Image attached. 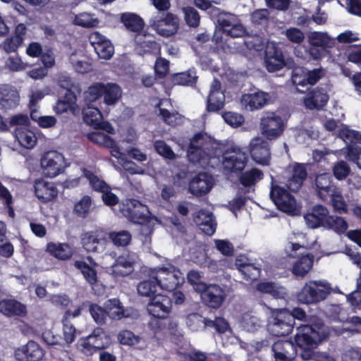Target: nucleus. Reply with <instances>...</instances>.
Returning a JSON list of instances; mask_svg holds the SVG:
<instances>
[{
    "label": "nucleus",
    "mask_w": 361,
    "mask_h": 361,
    "mask_svg": "<svg viewBox=\"0 0 361 361\" xmlns=\"http://www.w3.org/2000/svg\"><path fill=\"white\" fill-rule=\"evenodd\" d=\"M106 243L111 242L116 247H126L132 240V235L126 230L106 231Z\"/></svg>",
    "instance_id": "41"
},
{
    "label": "nucleus",
    "mask_w": 361,
    "mask_h": 361,
    "mask_svg": "<svg viewBox=\"0 0 361 361\" xmlns=\"http://www.w3.org/2000/svg\"><path fill=\"white\" fill-rule=\"evenodd\" d=\"M81 243L88 252H99L106 243V231L102 228L85 232L81 235Z\"/></svg>",
    "instance_id": "16"
},
{
    "label": "nucleus",
    "mask_w": 361,
    "mask_h": 361,
    "mask_svg": "<svg viewBox=\"0 0 361 361\" xmlns=\"http://www.w3.org/2000/svg\"><path fill=\"white\" fill-rule=\"evenodd\" d=\"M314 184L317 195L323 201H327L331 194L338 188L334 183L332 176L329 173L317 175L314 179Z\"/></svg>",
    "instance_id": "24"
},
{
    "label": "nucleus",
    "mask_w": 361,
    "mask_h": 361,
    "mask_svg": "<svg viewBox=\"0 0 361 361\" xmlns=\"http://www.w3.org/2000/svg\"><path fill=\"white\" fill-rule=\"evenodd\" d=\"M159 288L169 292L175 290L180 285V278L175 272V267H161L156 270Z\"/></svg>",
    "instance_id": "18"
},
{
    "label": "nucleus",
    "mask_w": 361,
    "mask_h": 361,
    "mask_svg": "<svg viewBox=\"0 0 361 361\" xmlns=\"http://www.w3.org/2000/svg\"><path fill=\"white\" fill-rule=\"evenodd\" d=\"M324 75V70L322 68H314L311 71H305L304 80H296V82L302 84V86H305L309 84L311 85H315L321 78Z\"/></svg>",
    "instance_id": "56"
},
{
    "label": "nucleus",
    "mask_w": 361,
    "mask_h": 361,
    "mask_svg": "<svg viewBox=\"0 0 361 361\" xmlns=\"http://www.w3.org/2000/svg\"><path fill=\"white\" fill-rule=\"evenodd\" d=\"M0 312L8 317H25L27 314L26 306L15 299L0 300Z\"/></svg>",
    "instance_id": "30"
},
{
    "label": "nucleus",
    "mask_w": 361,
    "mask_h": 361,
    "mask_svg": "<svg viewBox=\"0 0 361 361\" xmlns=\"http://www.w3.org/2000/svg\"><path fill=\"white\" fill-rule=\"evenodd\" d=\"M122 214L134 224H144L149 221V211L147 205L135 199H128L122 204Z\"/></svg>",
    "instance_id": "9"
},
{
    "label": "nucleus",
    "mask_w": 361,
    "mask_h": 361,
    "mask_svg": "<svg viewBox=\"0 0 361 361\" xmlns=\"http://www.w3.org/2000/svg\"><path fill=\"white\" fill-rule=\"evenodd\" d=\"M44 354V350L32 340L16 349L14 353L15 358L18 361H41Z\"/></svg>",
    "instance_id": "17"
},
{
    "label": "nucleus",
    "mask_w": 361,
    "mask_h": 361,
    "mask_svg": "<svg viewBox=\"0 0 361 361\" xmlns=\"http://www.w3.org/2000/svg\"><path fill=\"white\" fill-rule=\"evenodd\" d=\"M329 217V209L322 204L314 206L311 212L304 216L307 225L311 228H324Z\"/></svg>",
    "instance_id": "23"
},
{
    "label": "nucleus",
    "mask_w": 361,
    "mask_h": 361,
    "mask_svg": "<svg viewBox=\"0 0 361 361\" xmlns=\"http://www.w3.org/2000/svg\"><path fill=\"white\" fill-rule=\"evenodd\" d=\"M89 312L94 321L99 325L105 324L106 317H108L107 310L105 307L99 306L95 303H90Z\"/></svg>",
    "instance_id": "55"
},
{
    "label": "nucleus",
    "mask_w": 361,
    "mask_h": 361,
    "mask_svg": "<svg viewBox=\"0 0 361 361\" xmlns=\"http://www.w3.org/2000/svg\"><path fill=\"white\" fill-rule=\"evenodd\" d=\"M118 342L123 345L134 346L140 343L142 338L130 330H122L117 336Z\"/></svg>",
    "instance_id": "58"
},
{
    "label": "nucleus",
    "mask_w": 361,
    "mask_h": 361,
    "mask_svg": "<svg viewBox=\"0 0 361 361\" xmlns=\"http://www.w3.org/2000/svg\"><path fill=\"white\" fill-rule=\"evenodd\" d=\"M187 324L192 330H196V325L204 324V327L213 328L219 334L225 333L229 328L228 322L223 317H215L214 320L203 317L198 313H190L187 317Z\"/></svg>",
    "instance_id": "13"
},
{
    "label": "nucleus",
    "mask_w": 361,
    "mask_h": 361,
    "mask_svg": "<svg viewBox=\"0 0 361 361\" xmlns=\"http://www.w3.org/2000/svg\"><path fill=\"white\" fill-rule=\"evenodd\" d=\"M185 23L192 27H197L200 25V16L198 11L193 7L185 6L182 8Z\"/></svg>",
    "instance_id": "60"
},
{
    "label": "nucleus",
    "mask_w": 361,
    "mask_h": 361,
    "mask_svg": "<svg viewBox=\"0 0 361 361\" xmlns=\"http://www.w3.org/2000/svg\"><path fill=\"white\" fill-rule=\"evenodd\" d=\"M173 82L176 85L184 86H195L197 81V76L195 71H188L176 73L173 77Z\"/></svg>",
    "instance_id": "52"
},
{
    "label": "nucleus",
    "mask_w": 361,
    "mask_h": 361,
    "mask_svg": "<svg viewBox=\"0 0 361 361\" xmlns=\"http://www.w3.org/2000/svg\"><path fill=\"white\" fill-rule=\"evenodd\" d=\"M329 98V95L325 90L317 87L308 93L307 96L304 99V104L309 109L319 110L326 105Z\"/></svg>",
    "instance_id": "28"
},
{
    "label": "nucleus",
    "mask_w": 361,
    "mask_h": 361,
    "mask_svg": "<svg viewBox=\"0 0 361 361\" xmlns=\"http://www.w3.org/2000/svg\"><path fill=\"white\" fill-rule=\"evenodd\" d=\"M222 157L224 169L232 173L242 172L248 161L247 153L238 146L226 149Z\"/></svg>",
    "instance_id": "7"
},
{
    "label": "nucleus",
    "mask_w": 361,
    "mask_h": 361,
    "mask_svg": "<svg viewBox=\"0 0 361 361\" xmlns=\"http://www.w3.org/2000/svg\"><path fill=\"white\" fill-rule=\"evenodd\" d=\"M295 342L301 350V357L305 360L313 359V361H336L328 354H322L316 358L314 349L328 337L326 327L322 322L300 324L297 327Z\"/></svg>",
    "instance_id": "1"
},
{
    "label": "nucleus",
    "mask_w": 361,
    "mask_h": 361,
    "mask_svg": "<svg viewBox=\"0 0 361 361\" xmlns=\"http://www.w3.org/2000/svg\"><path fill=\"white\" fill-rule=\"evenodd\" d=\"M309 43L314 47H320L322 49L331 48L334 41L324 32H313L309 35Z\"/></svg>",
    "instance_id": "45"
},
{
    "label": "nucleus",
    "mask_w": 361,
    "mask_h": 361,
    "mask_svg": "<svg viewBox=\"0 0 361 361\" xmlns=\"http://www.w3.org/2000/svg\"><path fill=\"white\" fill-rule=\"evenodd\" d=\"M158 288H159V286L157 279L155 276H152L148 280L140 281L137 286V290L140 295L149 297L151 299L157 295L156 293Z\"/></svg>",
    "instance_id": "42"
},
{
    "label": "nucleus",
    "mask_w": 361,
    "mask_h": 361,
    "mask_svg": "<svg viewBox=\"0 0 361 361\" xmlns=\"http://www.w3.org/2000/svg\"><path fill=\"white\" fill-rule=\"evenodd\" d=\"M213 138L207 133H196L190 139L187 152L190 162L201 166L207 165L215 156V147Z\"/></svg>",
    "instance_id": "2"
},
{
    "label": "nucleus",
    "mask_w": 361,
    "mask_h": 361,
    "mask_svg": "<svg viewBox=\"0 0 361 361\" xmlns=\"http://www.w3.org/2000/svg\"><path fill=\"white\" fill-rule=\"evenodd\" d=\"M108 317L114 320H120L130 316L118 298H111L105 302Z\"/></svg>",
    "instance_id": "35"
},
{
    "label": "nucleus",
    "mask_w": 361,
    "mask_h": 361,
    "mask_svg": "<svg viewBox=\"0 0 361 361\" xmlns=\"http://www.w3.org/2000/svg\"><path fill=\"white\" fill-rule=\"evenodd\" d=\"M351 171L350 166L345 161L336 162L332 167V172L334 177L338 180L345 179Z\"/></svg>",
    "instance_id": "62"
},
{
    "label": "nucleus",
    "mask_w": 361,
    "mask_h": 361,
    "mask_svg": "<svg viewBox=\"0 0 361 361\" xmlns=\"http://www.w3.org/2000/svg\"><path fill=\"white\" fill-rule=\"evenodd\" d=\"M264 63L267 70L270 73L282 69L286 65V61L281 49L275 44L267 46Z\"/></svg>",
    "instance_id": "21"
},
{
    "label": "nucleus",
    "mask_w": 361,
    "mask_h": 361,
    "mask_svg": "<svg viewBox=\"0 0 361 361\" xmlns=\"http://www.w3.org/2000/svg\"><path fill=\"white\" fill-rule=\"evenodd\" d=\"M34 188L36 197L43 203L52 201L58 196V189L55 183L43 178L35 181Z\"/></svg>",
    "instance_id": "22"
},
{
    "label": "nucleus",
    "mask_w": 361,
    "mask_h": 361,
    "mask_svg": "<svg viewBox=\"0 0 361 361\" xmlns=\"http://www.w3.org/2000/svg\"><path fill=\"white\" fill-rule=\"evenodd\" d=\"M236 265L239 271L243 274V279L245 281H255L260 276L261 269L250 263H239L236 260Z\"/></svg>",
    "instance_id": "48"
},
{
    "label": "nucleus",
    "mask_w": 361,
    "mask_h": 361,
    "mask_svg": "<svg viewBox=\"0 0 361 361\" xmlns=\"http://www.w3.org/2000/svg\"><path fill=\"white\" fill-rule=\"evenodd\" d=\"M82 176L85 177L90 183V185L93 190L102 193L105 190L109 188L110 186L104 180L99 178L90 170L82 168Z\"/></svg>",
    "instance_id": "46"
},
{
    "label": "nucleus",
    "mask_w": 361,
    "mask_h": 361,
    "mask_svg": "<svg viewBox=\"0 0 361 361\" xmlns=\"http://www.w3.org/2000/svg\"><path fill=\"white\" fill-rule=\"evenodd\" d=\"M213 178L207 172L197 173L189 183V191L197 197L208 193L213 187Z\"/></svg>",
    "instance_id": "19"
},
{
    "label": "nucleus",
    "mask_w": 361,
    "mask_h": 361,
    "mask_svg": "<svg viewBox=\"0 0 361 361\" xmlns=\"http://www.w3.org/2000/svg\"><path fill=\"white\" fill-rule=\"evenodd\" d=\"M240 173L239 182L245 189L248 190L252 187H255L264 178L262 171L257 168H252L245 172L242 171Z\"/></svg>",
    "instance_id": "38"
},
{
    "label": "nucleus",
    "mask_w": 361,
    "mask_h": 361,
    "mask_svg": "<svg viewBox=\"0 0 361 361\" xmlns=\"http://www.w3.org/2000/svg\"><path fill=\"white\" fill-rule=\"evenodd\" d=\"M89 40L100 59H109L113 56L114 47L111 41L99 32L91 33Z\"/></svg>",
    "instance_id": "20"
},
{
    "label": "nucleus",
    "mask_w": 361,
    "mask_h": 361,
    "mask_svg": "<svg viewBox=\"0 0 361 361\" xmlns=\"http://www.w3.org/2000/svg\"><path fill=\"white\" fill-rule=\"evenodd\" d=\"M93 204L92 197L89 195H84L82 198L77 202L73 207V212L80 218H86L91 210Z\"/></svg>",
    "instance_id": "50"
},
{
    "label": "nucleus",
    "mask_w": 361,
    "mask_h": 361,
    "mask_svg": "<svg viewBox=\"0 0 361 361\" xmlns=\"http://www.w3.org/2000/svg\"><path fill=\"white\" fill-rule=\"evenodd\" d=\"M20 102L18 91L9 85L0 87V106L2 109L12 110L16 109Z\"/></svg>",
    "instance_id": "25"
},
{
    "label": "nucleus",
    "mask_w": 361,
    "mask_h": 361,
    "mask_svg": "<svg viewBox=\"0 0 361 361\" xmlns=\"http://www.w3.org/2000/svg\"><path fill=\"white\" fill-rule=\"evenodd\" d=\"M104 90L102 96L104 102L107 105H113L116 104L121 97V89L120 86L116 83H103Z\"/></svg>",
    "instance_id": "43"
},
{
    "label": "nucleus",
    "mask_w": 361,
    "mask_h": 361,
    "mask_svg": "<svg viewBox=\"0 0 361 361\" xmlns=\"http://www.w3.org/2000/svg\"><path fill=\"white\" fill-rule=\"evenodd\" d=\"M41 166L46 176L56 177L64 171L66 167L64 157L57 151H48L41 159Z\"/></svg>",
    "instance_id": "11"
},
{
    "label": "nucleus",
    "mask_w": 361,
    "mask_h": 361,
    "mask_svg": "<svg viewBox=\"0 0 361 361\" xmlns=\"http://www.w3.org/2000/svg\"><path fill=\"white\" fill-rule=\"evenodd\" d=\"M331 287L327 282L322 281H309L305 283L297 293V300L300 303L312 305L324 300L330 294Z\"/></svg>",
    "instance_id": "4"
},
{
    "label": "nucleus",
    "mask_w": 361,
    "mask_h": 361,
    "mask_svg": "<svg viewBox=\"0 0 361 361\" xmlns=\"http://www.w3.org/2000/svg\"><path fill=\"white\" fill-rule=\"evenodd\" d=\"M270 198L277 209L288 214H297L298 209L296 207V200L288 190L279 185H271Z\"/></svg>",
    "instance_id": "6"
},
{
    "label": "nucleus",
    "mask_w": 361,
    "mask_h": 361,
    "mask_svg": "<svg viewBox=\"0 0 361 361\" xmlns=\"http://www.w3.org/2000/svg\"><path fill=\"white\" fill-rule=\"evenodd\" d=\"M249 148L250 154L254 161L262 166L269 164L271 151L267 140L259 137H255L251 140Z\"/></svg>",
    "instance_id": "14"
},
{
    "label": "nucleus",
    "mask_w": 361,
    "mask_h": 361,
    "mask_svg": "<svg viewBox=\"0 0 361 361\" xmlns=\"http://www.w3.org/2000/svg\"><path fill=\"white\" fill-rule=\"evenodd\" d=\"M200 293L203 304L215 310L221 306L226 297L225 290L217 284H207Z\"/></svg>",
    "instance_id": "15"
},
{
    "label": "nucleus",
    "mask_w": 361,
    "mask_h": 361,
    "mask_svg": "<svg viewBox=\"0 0 361 361\" xmlns=\"http://www.w3.org/2000/svg\"><path fill=\"white\" fill-rule=\"evenodd\" d=\"M270 95L263 91L243 94L241 103L247 110L255 111L264 107L269 101Z\"/></svg>",
    "instance_id": "26"
},
{
    "label": "nucleus",
    "mask_w": 361,
    "mask_h": 361,
    "mask_svg": "<svg viewBox=\"0 0 361 361\" xmlns=\"http://www.w3.org/2000/svg\"><path fill=\"white\" fill-rule=\"evenodd\" d=\"M250 192L248 189L238 188L235 197L228 203L229 209L232 212L241 209L246 204L247 200L246 195Z\"/></svg>",
    "instance_id": "57"
},
{
    "label": "nucleus",
    "mask_w": 361,
    "mask_h": 361,
    "mask_svg": "<svg viewBox=\"0 0 361 361\" xmlns=\"http://www.w3.org/2000/svg\"><path fill=\"white\" fill-rule=\"evenodd\" d=\"M329 199L331 200L332 207L336 212L340 214H346L348 212V205L340 188H338L331 194Z\"/></svg>",
    "instance_id": "54"
},
{
    "label": "nucleus",
    "mask_w": 361,
    "mask_h": 361,
    "mask_svg": "<svg viewBox=\"0 0 361 361\" xmlns=\"http://www.w3.org/2000/svg\"><path fill=\"white\" fill-rule=\"evenodd\" d=\"M314 256L312 254L302 255L293 265L291 271L296 277H304L312 268Z\"/></svg>",
    "instance_id": "37"
},
{
    "label": "nucleus",
    "mask_w": 361,
    "mask_h": 361,
    "mask_svg": "<svg viewBox=\"0 0 361 361\" xmlns=\"http://www.w3.org/2000/svg\"><path fill=\"white\" fill-rule=\"evenodd\" d=\"M74 23L83 27H94L99 24L97 18L87 13H81L75 16Z\"/></svg>",
    "instance_id": "61"
},
{
    "label": "nucleus",
    "mask_w": 361,
    "mask_h": 361,
    "mask_svg": "<svg viewBox=\"0 0 361 361\" xmlns=\"http://www.w3.org/2000/svg\"><path fill=\"white\" fill-rule=\"evenodd\" d=\"M82 114L83 121L86 124L95 129L101 128L103 117L102 112L97 107L90 104H85V106L82 108Z\"/></svg>",
    "instance_id": "33"
},
{
    "label": "nucleus",
    "mask_w": 361,
    "mask_h": 361,
    "mask_svg": "<svg viewBox=\"0 0 361 361\" xmlns=\"http://www.w3.org/2000/svg\"><path fill=\"white\" fill-rule=\"evenodd\" d=\"M15 137L20 145L27 149L34 147L37 141L35 132L25 126L16 127Z\"/></svg>",
    "instance_id": "36"
},
{
    "label": "nucleus",
    "mask_w": 361,
    "mask_h": 361,
    "mask_svg": "<svg viewBox=\"0 0 361 361\" xmlns=\"http://www.w3.org/2000/svg\"><path fill=\"white\" fill-rule=\"evenodd\" d=\"M159 115L163 121L171 126H176L182 123L183 116L178 111L171 112L166 109L160 108Z\"/></svg>",
    "instance_id": "59"
},
{
    "label": "nucleus",
    "mask_w": 361,
    "mask_h": 361,
    "mask_svg": "<svg viewBox=\"0 0 361 361\" xmlns=\"http://www.w3.org/2000/svg\"><path fill=\"white\" fill-rule=\"evenodd\" d=\"M47 251L51 256L61 260L69 259L73 255L72 247L66 243H49L47 245Z\"/></svg>",
    "instance_id": "34"
},
{
    "label": "nucleus",
    "mask_w": 361,
    "mask_h": 361,
    "mask_svg": "<svg viewBox=\"0 0 361 361\" xmlns=\"http://www.w3.org/2000/svg\"><path fill=\"white\" fill-rule=\"evenodd\" d=\"M87 137L93 143L104 147H111L114 144V139L104 133L93 132L89 133Z\"/></svg>",
    "instance_id": "63"
},
{
    "label": "nucleus",
    "mask_w": 361,
    "mask_h": 361,
    "mask_svg": "<svg viewBox=\"0 0 361 361\" xmlns=\"http://www.w3.org/2000/svg\"><path fill=\"white\" fill-rule=\"evenodd\" d=\"M104 90L102 82H95L90 85L83 94V99L85 104H92V102H96L102 97V91Z\"/></svg>",
    "instance_id": "53"
},
{
    "label": "nucleus",
    "mask_w": 361,
    "mask_h": 361,
    "mask_svg": "<svg viewBox=\"0 0 361 361\" xmlns=\"http://www.w3.org/2000/svg\"><path fill=\"white\" fill-rule=\"evenodd\" d=\"M96 352L105 350L111 344L110 336L101 327H96L88 335Z\"/></svg>",
    "instance_id": "32"
},
{
    "label": "nucleus",
    "mask_w": 361,
    "mask_h": 361,
    "mask_svg": "<svg viewBox=\"0 0 361 361\" xmlns=\"http://www.w3.org/2000/svg\"><path fill=\"white\" fill-rule=\"evenodd\" d=\"M212 14L216 16L218 25L226 36L236 38L245 35L246 30L236 15L221 11L217 7L212 8Z\"/></svg>",
    "instance_id": "5"
},
{
    "label": "nucleus",
    "mask_w": 361,
    "mask_h": 361,
    "mask_svg": "<svg viewBox=\"0 0 361 361\" xmlns=\"http://www.w3.org/2000/svg\"><path fill=\"white\" fill-rule=\"evenodd\" d=\"M307 177L306 165L302 163H295L293 168L292 175L288 180V189L294 192H298Z\"/></svg>",
    "instance_id": "29"
},
{
    "label": "nucleus",
    "mask_w": 361,
    "mask_h": 361,
    "mask_svg": "<svg viewBox=\"0 0 361 361\" xmlns=\"http://www.w3.org/2000/svg\"><path fill=\"white\" fill-rule=\"evenodd\" d=\"M346 158L356 164L361 169V147L354 145H349L346 147Z\"/></svg>",
    "instance_id": "64"
},
{
    "label": "nucleus",
    "mask_w": 361,
    "mask_h": 361,
    "mask_svg": "<svg viewBox=\"0 0 361 361\" xmlns=\"http://www.w3.org/2000/svg\"><path fill=\"white\" fill-rule=\"evenodd\" d=\"M139 55H160L161 46L154 40H144L137 44L136 47Z\"/></svg>",
    "instance_id": "51"
},
{
    "label": "nucleus",
    "mask_w": 361,
    "mask_h": 361,
    "mask_svg": "<svg viewBox=\"0 0 361 361\" xmlns=\"http://www.w3.org/2000/svg\"><path fill=\"white\" fill-rule=\"evenodd\" d=\"M172 301L171 297L164 294H157L150 299L147 310L154 319L149 322L151 329L157 333L158 330L164 329L165 324L161 319L167 318L171 311Z\"/></svg>",
    "instance_id": "3"
},
{
    "label": "nucleus",
    "mask_w": 361,
    "mask_h": 361,
    "mask_svg": "<svg viewBox=\"0 0 361 361\" xmlns=\"http://www.w3.org/2000/svg\"><path fill=\"white\" fill-rule=\"evenodd\" d=\"M272 351L275 361H290L293 360V354L289 350H293L294 347L292 343L288 341H277L272 345Z\"/></svg>",
    "instance_id": "39"
},
{
    "label": "nucleus",
    "mask_w": 361,
    "mask_h": 361,
    "mask_svg": "<svg viewBox=\"0 0 361 361\" xmlns=\"http://www.w3.org/2000/svg\"><path fill=\"white\" fill-rule=\"evenodd\" d=\"M133 261L130 258L129 255L118 256L112 266L113 272L119 276H128L133 270Z\"/></svg>",
    "instance_id": "40"
},
{
    "label": "nucleus",
    "mask_w": 361,
    "mask_h": 361,
    "mask_svg": "<svg viewBox=\"0 0 361 361\" xmlns=\"http://www.w3.org/2000/svg\"><path fill=\"white\" fill-rule=\"evenodd\" d=\"M224 106V95L219 90H211L207 101V110L217 112Z\"/></svg>",
    "instance_id": "47"
},
{
    "label": "nucleus",
    "mask_w": 361,
    "mask_h": 361,
    "mask_svg": "<svg viewBox=\"0 0 361 361\" xmlns=\"http://www.w3.org/2000/svg\"><path fill=\"white\" fill-rule=\"evenodd\" d=\"M260 128L262 134L268 140L279 137L284 131L285 123L282 117L276 112H265L261 118Z\"/></svg>",
    "instance_id": "8"
},
{
    "label": "nucleus",
    "mask_w": 361,
    "mask_h": 361,
    "mask_svg": "<svg viewBox=\"0 0 361 361\" xmlns=\"http://www.w3.org/2000/svg\"><path fill=\"white\" fill-rule=\"evenodd\" d=\"M324 228L332 230L337 234L341 235L345 233L348 228V224L341 216L329 215Z\"/></svg>",
    "instance_id": "49"
},
{
    "label": "nucleus",
    "mask_w": 361,
    "mask_h": 361,
    "mask_svg": "<svg viewBox=\"0 0 361 361\" xmlns=\"http://www.w3.org/2000/svg\"><path fill=\"white\" fill-rule=\"evenodd\" d=\"M120 20L127 30L137 35L143 30L145 25L143 19L135 13H121Z\"/></svg>",
    "instance_id": "31"
},
{
    "label": "nucleus",
    "mask_w": 361,
    "mask_h": 361,
    "mask_svg": "<svg viewBox=\"0 0 361 361\" xmlns=\"http://www.w3.org/2000/svg\"><path fill=\"white\" fill-rule=\"evenodd\" d=\"M194 221L200 229L207 235H212L216 229V222L212 212L200 209L194 216Z\"/></svg>",
    "instance_id": "27"
},
{
    "label": "nucleus",
    "mask_w": 361,
    "mask_h": 361,
    "mask_svg": "<svg viewBox=\"0 0 361 361\" xmlns=\"http://www.w3.org/2000/svg\"><path fill=\"white\" fill-rule=\"evenodd\" d=\"M74 267L78 269L86 281L90 285H95L98 281L97 270L90 267L86 262L82 260H76L74 262Z\"/></svg>",
    "instance_id": "44"
},
{
    "label": "nucleus",
    "mask_w": 361,
    "mask_h": 361,
    "mask_svg": "<svg viewBox=\"0 0 361 361\" xmlns=\"http://www.w3.org/2000/svg\"><path fill=\"white\" fill-rule=\"evenodd\" d=\"M153 26L157 32L164 37H171L176 35L180 27V18L171 12L157 16Z\"/></svg>",
    "instance_id": "12"
},
{
    "label": "nucleus",
    "mask_w": 361,
    "mask_h": 361,
    "mask_svg": "<svg viewBox=\"0 0 361 361\" xmlns=\"http://www.w3.org/2000/svg\"><path fill=\"white\" fill-rule=\"evenodd\" d=\"M290 317L286 315V309L277 310L272 313L271 320L268 323V330L276 337H284L289 335L293 328Z\"/></svg>",
    "instance_id": "10"
}]
</instances>
